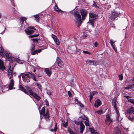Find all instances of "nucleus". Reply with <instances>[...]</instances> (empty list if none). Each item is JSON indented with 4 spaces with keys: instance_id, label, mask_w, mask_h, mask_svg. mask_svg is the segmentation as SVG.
<instances>
[{
    "instance_id": "34",
    "label": "nucleus",
    "mask_w": 134,
    "mask_h": 134,
    "mask_svg": "<svg viewBox=\"0 0 134 134\" xmlns=\"http://www.w3.org/2000/svg\"><path fill=\"white\" fill-rule=\"evenodd\" d=\"M35 83L37 85V86L38 88L41 90H42V87L41 86V85L39 84L37 82H36Z\"/></svg>"
},
{
    "instance_id": "2",
    "label": "nucleus",
    "mask_w": 134,
    "mask_h": 134,
    "mask_svg": "<svg viewBox=\"0 0 134 134\" xmlns=\"http://www.w3.org/2000/svg\"><path fill=\"white\" fill-rule=\"evenodd\" d=\"M26 89L28 92H29L28 94L32 96L37 100H39L41 99V97L37 94L33 92L30 88L29 87H27Z\"/></svg>"
},
{
    "instance_id": "30",
    "label": "nucleus",
    "mask_w": 134,
    "mask_h": 134,
    "mask_svg": "<svg viewBox=\"0 0 134 134\" xmlns=\"http://www.w3.org/2000/svg\"><path fill=\"white\" fill-rule=\"evenodd\" d=\"M68 131L70 134H75L74 132L69 127L68 129Z\"/></svg>"
},
{
    "instance_id": "21",
    "label": "nucleus",
    "mask_w": 134,
    "mask_h": 134,
    "mask_svg": "<svg viewBox=\"0 0 134 134\" xmlns=\"http://www.w3.org/2000/svg\"><path fill=\"white\" fill-rule=\"evenodd\" d=\"M5 69V67L3 65V62L0 59V70H4Z\"/></svg>"
},
{
    "instance_id": "38",
    "label": "nucleus",
    "mask_w": 134,
    "mask_h": 134,
    "mask_svg": "<svg viewBox=\"0 0 134 134\" xmlns=\"http://www.w3.org/2000/svg\"><path fill=\"white\" fill-rule=\"evenodd\" d=\"M58 65L61 68H63L64 66V64L62 62H60Z\"/></svg>"
},
{
    "instance_id": "25",
    "label": "nucleus",
    "mask_w": 134,
    "mask_h": 134,
    "mask_svg": "<svg viewBox=\"0 0 134 134\" xmlns=\"http://www.w3.org/2000/svg\"><path fill=\"white\" fill-rule=\"evenodd\" d=\"M4 56H6L8 60H9L12 57V55L10 53H6V54L4 53Z\"/></svg>"
},
{
    "instance_id": "56",
    "label": "nucleus",
    "mask_w": 134,
    "mask_h": 134,
    "mask_svg": "<svg viewBox=\"0 0 134 134\" xmlns=\"http://www.w3.org/2000/svg\"><path fill=\"white\" fill-rule=\"evenodd\" d=\"M106 6H107V5H105L104 6V8L106 9V8L108 9V8H109V6L108 8H107H107Z\"/></svg>"
},
{
    "instance_id": "37",
    "label": "nucleus",
    "mask_w": 134,
    "mask_h": 134,
    "mask_svg": "<svg viewBox=\"0 0 134 134\" xmlns=\"http://www.w3.org/2000/svg\"><path fill=\"white\" fill-rule=\"evenodd\" d=\"M35 17V20L37 21H38V20L39 19L40 17L38 15H36L34 16Z\"/></svg>"
},
{
    "instance_id": "23",
    "label": "nucleus",
    "mask_w": 134,
    "mask_h": 134,
    "mask_svg": "<svg viewBox=\"0 0 134 134\" xmlns=\"http://www.w3.org/2000/svg\"><path fill=\"white\" fill-rule=\"evenodd\" d=\"M19 88L20 89V90L24 92L25 93L28 94L29 93V92L27 90H26L21 85H20L19 86Z\"/></svg>"
},
{
    "instance_id": "47",
    "label": "nucleus",
    "mask_w": 134,
    "mask_h": 134,
    "mask_svg": "<svg viewBox=\"0 0 134 134\" xmlns=\"http://www.w3.org/2000/svg\"><path fill=\"white\" fill-rule=\"evenodd\" d=\"M115 45H113L111 46L113 48L114 50L116 52H117V50L116 49V48L114 46Z\"/></svg>"
},
{
    "instance_id": "26",
    "label": "nucleus",
    "mask_w": 134,
    "mask_h": 134,
    "mask_svg": "<svg viewBox=\"0 0 134 134\" xmlns=\"http://www.w3.org/2000/svg\"><path fill=\"white\" fill-rule=\"evenodd\" d=\"M30 76H31L32 79L35 81H37V80L36 78L35 75L34 74H33L32 73H30Z\"/></svg>"
},
{
    "instance_id": "55",
    "label": "nucleus",
    "mask_w": 134,
    "mask_h": 134,
    "mask_svg": "<svg viewBox=\"0 0 134 134\" xmlns=\"http://www.w3.org/2000/svg\"><path fill=\"white\" fill-rule=\"evenodd\" d=\"M12 3V4L14 6H15L14 5V1L13 0H12L11 1Z\"/></svg>"
},
{
    "instance_id": "50",
    "label": "nucleus",
    "mask_w": 134,
    "mask_h": 134,
    "mask_svg": "<svg viewBox=\"0 0 134 134\" xmlns=\"http://www.w3.org/2000/svg\"><path fill=\"white\" fill-rule=\"evenodd\" d=\"M68 96L70 97H71L72 96V94L70 92V91H68Z\"/></svg>"
},
{
    "instance_id": "29",
    "label": "nucleus",
    "mask_w": 134,
    "mask_h": 134,
    "mask_svg": "<svg viewBox=\"0 0 134 134\" xmlns=\"http://www.w3.org/2000/svg\"><path fill=\"white\" fill-rule=\"evenodd\" d=\"M41 49L36 50V51H34L32 53V55H34L38 53H40L41 52Z\"/></svg>"
},
{
    "instance_id": "36",
    "label": "nucleus",
    "mask_w": 134,
    "mask_h": 134,
    "mask_svg": "<svg viewBox=\"0 0 134 134\" xmlns=\"http://www.w3.org/2000/svg\"><path fill=\"white\" fill-rule=\"evenodd\" d=\"M94 20H91L89 19V22L92 25L93 27H94Z\"/></svg>"
},
{
    "instance_id": "43",
    "label": "nucleus",
    "mask_w": 134,
    "mask_h": 134,
    "mask_svg": "<svg viewBox=\"0 0 134 134\" xmlns=\"http://www.w3.org/2000/svg\"><path fill=\"white\" fill-rule=\"evenodd\" d=\"M63 126L64 127H66L68 125V122H65L62 124Z\"/></svg>"
},
{
    "instance_id": "24",
    "label": "nucleus",
    "mask_w": 134,
    "mask_h": 134,
    "mask_svg": "<svg viewBox=\"0 0 134 134\" xmlns=\"http://www.w3.org/2000/svg\"><path fill=\"white\" fill-rule=\"evenodd\" d=\"M84 120H85V123L86 126H89V121H88V119L87 117H84Z\"/></svg>"
},
{
    "instance_id": "54",
    "label": "nucleus",
    "mask_w": 134,
    "mask_h": 134,
    "mask_svg": "<svg viewBox=\"0 0 134 134\" xmlns=\"http://www.w3.org/2000/svg\"><path fill=\"white\" fill-rule=\"evenodd\" d=\"M130 102L132 103L134 105V100L132 99H130Z\"/></svg>"
},
{
    "instance_id": "17",
    "label": "nucleus",
    "mask_w": 134,
    "mask_h": 134,
    "mask_svg": "<svg viewBox=\"0 0 134 134\" xmlns=\"http://www.w3.org/2000/svg\"><path fill=\"white\" fill-rule=\"evenodd\" d=\"M14 81L13 79H12L10 80L9 84V89L10 90L13 89L14 85Z\"/></svg>"
},
{
    "instance_id": "31",
    "label": "nucleus",
    "mask_w": 134,
    "mask_h": 134,
    "mask_svg": "<svg viewBox=\"0 0 134 134\" xmlns=\"http://www.w3.org/2000/svg\"><path fill=\"white\" fill-rule=\"evenodd\" d=\"M116 41H114L112 39L110 40V43L111 46L115 45L114 43Z\"/></svg>"
},
{
    "instance_id": "61",
    "label": "nucleus",
    "mask_w": 134,
    "mask_h": 134,
    "mask_svg": "<svg viewBox=\"0 0 134 134\" xmlns=\"http://www.w3.org/2000/svg\"><path fill=\"white\" fill-rule=\"evenodd\" d=\"M126 97L127 98L128 97V96H127Z\"/></svg>"
},
{
    "instance_id": "63",
    "label": "nucleus",
    "mask_w": 134,
    "mask_h": 134,
    "mask_svg": "<svg viewBox=\"0 0 134 134\" xmlns=\"http://www.w3.org/2000/svg\"><path fill=\"white\" fill-rule=\"evenodd\" d=\"M4 31H3V32H4Z\"/></svg>"
},
{
    "instance_id": "7",
    "label": "nucleus",
    "mask_w": 134,
    "mask_h": 134,
    "mask_svg": "<svg viewBox=\"0 0 134 134\" xmlns=\"http://www.w3.org/2000/svg\"><path fill=\"white\" fill-rule=\"evenodd\" d=\"M120 14V13L117 12L115 11L111 13V14L109 17V18L111 20H114L116 18L118 17Z\"/></svg>"
},
{
    "instance_id": "16",
    "label": "nucleus",
    "mask_w": 134,
    "mask_h": 134,
    "mask_svg": "<svg viewBox=\"0 0 134 134\" xmlns=\"http://www.w3.org/2000/svg\"><path fill=\"white\" fill-rule=\"evenodd\" d=\"M86 63L90 65H96V63L95 61L91 60H87L86 61Z\"/></svg>"
},
{
    "instance_id": "19",
    "label": "nucleus",
    "mask_w": 134,
    "mask_h": 134,
    "mask_svg": "<svg viewBox=\"0 0 134 134\" xmlns=\"http://www.w3.org/2000/svg\"><path fill=\"white\" fill-rule=\"evenodd\" d=\"M114 132L115 134H121V131L118 127H116L115 128Z\"/></svg>"
},
{
    "instance_id": "64",
    "label": "nucleus",
    "mask_w": 134,
    "mask_h": 134,
    "mask_svg": "<svg viewBox=\"0 0 134 134\" xmlns=\"http://www.w3.org/2000/svg\"><path fill=\"white\" fill-rule=\"evenodd\" d=\"M133 91H134V90H133Z\"/></svg>"
},
{
    "instance_id": "53",
    "label": "nucleus",
    "mask_w": 134,
    "mask_h": 134,
    "mask_svg": "<svg viewBox=\"0 0 134 134\" xmlns=\"http://www.w3.org/2000/svg\"><path fill=\"white\" fill-rule=\"evenodd\" d=\"M81 50L80 49H79L78 51H77L76 52L78 54H80V53Z\"/></svg>"
},
{
    "instance_id": "27",
    "label": "nucleus",
    "mask_w": 134,
    "mask_h": 134,
    "mask_svg": "<svg viewBox=\"0 0 134 134\" xmlns=\"http://www.w3.org/2000/svg\"><path fill=\"white\" fill-rule=\"evenodd\" d=\"M0 53H1V55L2 57L4 56V53L3 52V48L2 47H0Z\"/></svg>"
},
{
    "instance_id": "15",
    "label": "nucleus",
    "mask_w": 134,
    "mask_h": 134,
    "mask_svg": "<svg viewBox=\"0 0 134 134\" xmlns=\"http://www.w3.org/2000/svg\"><path fill=\"white\" fill-rule=\"evenodd\" d=\"M112 104L114 106V108L115 110L116 111L117 113L118 116L119 115L118 113V110L117 109L116 106V100H113L112 101Z\"/></svg>"
},
{
    "instance_id": "41",
    "label": "nucleus",
    "mask_w": 134,
    "mask_h": 134,
    "mask_svg": "<svg viewBox=\"0 0 134 134\" xmlns=\"http://www.w3.org/2000/svg\"><path fill=\"white\" fill-rule=\"evenodd\" d=\"M77 104L81 108H83L84 107L83 105L80 102H79L77 103Z\"/></svg>"
},
{
    "instance_id": "58",
    "label": "nucleus",
    "mask_w": 134,
    "mask_h": 134,
    "mask_svg": "<svg viewBox=\"0 0 134 134\" xmlns=\"http://www.w3.org/2000/svg\"><path fill=\"white\" fill-rule=\"evenodd\" d=\"M95 134H99V133L97 132H96L95 133Z\"/></svg>"
},
{
    "instance_id": "5",
    "label": "nucleus",
    "mask_w": 134,
    "mask_h": 134,
    "mask_svg": "<svg viewBox=\"0 0 134 134\" xmlns=\"http://www.w3.org/2000/svg\"><path fill=\"white\" fill-rule=\"evenodd\" d=\"M36 29L32 26H30L26 28L25 30V32L28 35L32 34L36 30Z\"/></svg>"
},
{
    "instance_id": "51",
    "label": "nucleus",
    "mask_w": 134,
    "mask_h": 134,
    "mask_svg": "<svg viewBox=\"0 0 134 134\" xmlns=\"http://www.w3.org/2000/svg\"><path fill=\"white\" fill-rule=\"evenodd\" d=\"M45 102L46 105L48 107L49 106V103L48 101L47 100H45Z\"/></svg>"
},
{
    "instance_id": "20",
    "label": "nucleus",
    "mask_w": 134,
    "mask_h": 134,
    "mask_svg": "<svg viewBox=\"0 0 134 134\" xmlns=\"http://www.w3.org/2000/svg\"><path fill=\"white\" fill-rule=\"evenodd\" d=\"M134 114V109L132 107L129 109L127 110V112L126 114Z\"/></svg>"
},
{
    "instance_id": "6",
    "label": "nucleus",
    "mask_w": 134,
    "mask_h": 134,
    "mask_svg": "<svg viewBox=\"0 0 134 134\" xmlns=\"http://www.w3.org/2000/svg\"><path fill=\"white\" fill-rule=\"evenodd\" d=\"M8 77L9 79H12L14 76H15L16 73L13 72V69H11V66H10L8 71Z\"/></svg>"
},
{
    "instance_id": "45",
    "label": "nucleus",
    "mask_w": 134,
    "mask_h": 134,
    "mask_svg": "<svg viewBox=\"0 0 134 134\" xmlns=\"http://www.w3.org/2000/svg\"><path fill=\"white\" fill-rule=\"evenodd\" d=\"M83 53H84L85 54H91V53L88 51H83Z\"/></svg>"
},
{
    "instance_id": "46",
    "label": "nucleus",
    "mask_w": 134,
    "mask_h": 134,
    "mask_svg": "<svg viewBox=\"0 0 134 134\" xmlns=\"http://www.w3.org/2000/svg\"><path fill=\"white\" fill-rule=\"evenodd\" d=\"M119 80H122L123 78V76L122 75H120L119 76Z\"/></svg>"
},
{
    "instance_id": "33",
    "label": "nucleus",
    "mask_w": 134,
    "mask_h": 134,
    "mask_svg": "<svg viewBox=\"0 0 134 134\" xmlns=\"http://www.w3.org/2000/svg\"><path fill=\"white\" fill-rule=\"evenodd\" d=\"M62 62V60L59 58V57H57L56 62L57 64L59 63L60 62Z\"/></svg>"
},
{
    "instance_id": "14",
    "label": "nucleus",
    "mask_w": 134,
    "mask_h": 134,
    "mask_svg": "<svg viewBox=\"0 0 134 134\" xmlns=\"http://www.w3.org/2000/svg\"><path fill=\"white\" fill-rule=\"evenodd\" d=\"M45 72L48 76L50 77L52 74L51 69V68H46L45 69Z\"/></svg>"
},
{
    "instance_id": "10",
    "label": "nucleus",
    "mask_w": 134,
    "mask_h": 134,
    "mask_svg": "<svg viewBox=\"0 0 134 134\" xmlns=\"http://www.w3.org/2000/svg\"><path fill=\"white\" fill-rule=\"evenodd\" d=\"M89 15L90 20H94L98 18L97 15L93 13H90Z\"/></svg>"
},
{
    "instance_id": "28",
    "label": "nucleus",
    "mask_w": 134,
    "mask_h": 134,
    "mask_svg": "<svg viewBox=\"0 0 134 134\" xmlns=\"http://www.w3.org/2000/svg\"><path fill=\"white\" fill-rule=\"evenodd\" d=\"M54 8L55 10L58 12H60L62 13V11L60 9H59L58 8V7L57 6V5L56 4H55Z\"/></svg>"
},
{
    "instance_id": "1",
    "label": "nucleus",
    "mask_w": 134,
    "mask_h": 134,
    "mask_svg": "<svg viewBox=\"0 0 134 134\" xmlns=\"http://www.w3.org/2000/svg\"><path fill=\"white\" fill-rule=\"evenodd\" d=\"M75 16L76 24L77 26H79L82 23L81 17L80 13L77 11L75 12Z\"/></svg>"
},
{
    "instance_id": "57",
    "label": "nucleus",
    "mask_w": 134,
    "mask_h": 134,
    "mask_svg": "<svg viewBox=\"0 0 134 134\" xmlns=\"http://www.w3.org/2000/svg\"><path fill=\"white\" fill-rule=\"evenodd\" d=\"M2 16V14L1 12H0V18H1Z\"/></svg>"
},
{
    "instance_id": "49",
    "label": "nucleus",
    "mask_w": 134,
    "mask_h": 134,
    "mask_svg": "<svg viewBox=\"0 0 134 134\" xmlns=\"http://www.w3.org/2000/svg\"><path fill=\"white\" fill-rule=\"evenodd\" d=\"M94 47H97L98 46V43L97 42H95L94 43Z\"/></svg>"
},
{
    "instance_id": "3",
    "label": "nucleus",
    "mask_w": 134,
    "mask_h": 134,
    "mask_svg": "<svg viewBox=\"0 0 134 134\" xmlns=\"http://www.w3.org/2000/svg\"><path fill=\"white\" fill-rule=\"evenodd\" d=\"M40 113L42 115H43L45 119L47 120H48L49 119V111L48 110H47L46 111V113L45 112V108L43 107L42 109V110L40 112Z\"/></svg>"
},
{
    "instance_id": "11",
    "label": "nucleus",
    "mask_w": 134,
    "mask_h": 134,
    "mask_svg": "<svg viewBox=\"0 0 134 134\" xmlns=\"http://www.w3.org/2000/svg\"><path fill=\"white\" fill-rule=\"evenodd\" d=\"M52 37L54 40V41L56 44L58 46L60 44V43L57 37L55 35L53 34L52 35Z\"/></svg>"
},
{
    "instance_id": "35",
    "label": "nucleus",
    "mask_w": 134,
    "mask_h": 134,
    "mask_svg": "<svg viewBox=\"0 0 134 134\" xmlns=\"http://www.w3.org/2000/svg\"><path fill=\"white\" fill-rule=\"evenodd\" d=\"M57 123H56L55 124V128H54V129H52L51 130V131H52V132H55L56 131H57Z\"/></svg>"
},
{
    "instance_id": "22",
    "label": "nucleus",
    "mask_w": 134,
    "mask_h": 134,
    "mask_svg": "<svg viewBox=\"0 0 134 134\" xmlns=\"http://www.w3.org/2000/svg\"><path fill=\"white\" fill-rule=\"evenodd\" d=\"M98 92L97 91L92 92L90 94V100L91 102L93 96L96 94H97Z\"/></svg>"
},
{
    "instance_id": "52",
    "label": "nucleus",
    "mask_w": 134,
    "mask_h": 134,
    "mask_svg": "<svg viewBox=\"0 0 134 134\" xmlns=\"http://www.w3.org/2000/svg\"><path fill=\"white\" fill-rule=\"evenodd\" d=\"M32 40L34 42H37L38 41V39H33Z\"/></svg>"
},
{
    "instance_id": "48",
    "label": "nucleus",
    "mask_w": 134,
    "mask_h": 134,
    "mask_svg": "<svg viewBox=\"0 0 134 134\" xmlns=\"http://www.w3.org/2000/svg\"><path fill=\"white\" fill-rule=\"evenodd\" d=\"M35 48V46L33 45H32L31 47V50L32 51H33L34 50Z\"/></svg>"
},
{
    "instance_id": "60",
    "label": "nucleus",
    "mask_w": 134,
    "mask_h": 134,
    "mask_svg": "<svg viewBox=\"0 0 134 134\" xmlns=\"http://www.w3.org/2000/svg\"><path fill=\"white\" fill-rule=\"evenodd\" d=\"M132 81L133 82H134V78H133V79H132Z\"/></svg>"
},
{
    "instance_id": "59",
    "label": "nucleus",
    "mask_w": 134,
    "mask_h": 134,
    "mask_svg": "<svg viewBox=\"0 0 134 134\" xmlns=\"http://www.w3.org/2000/svg\"><path fill=\"white\" fill-rule=\"evenodd\" d=\"M36 71V70H35V69H34V70H33V71H34V72H35Z\"/></svg>"
},
{
    "instance_id": "13",
    "label": "nucleus",
    "mask_w": 134,
    "mask_h": 134,
    "mask_svg": "<svg viewBox=\"0 0 134 134\" xmlns=\"http://www.w3.org/2000/svg\"><path fill=\"white\" fill-rule=\"evenodd\" d=\"M81 14L82 16V19L84 20L85 19V16L86 15V11L84 9H82L80 10Z\"/></svg>"
},
{
    "instance_id": "40",
    "label": "nucleus",
    "mask_w": 134,
    "mask_h": 134,
    "mask_svg": "<svg viewBox=\"0 0 134 134\" xmlns=\"http://www.w3.org/2000/svg\"><path fill=\"white\" fill-rule=\"evenodd\" d=\"M90 131L91 133L92 134L95 133L96 131L93 129L92 128H90Z\"/></svg>"
},
{
    "instance_id": "18",
    "label": "nucleus",
    "mask_w": 134,
    "mask_h": 134,
    "mask_svg": "<svg viewBox=\"0 0 134 134\" xmlns=\"http://www.w3.org/2000/svg\"><path fill=\"white\" fill-rule=\"evenodd\" d=\"M101 104L100 101L99 99L97 100L95 102L94 105L96 108H98Z\"/></svg>"
},
{
    "instance_id": "39",
    "label": "nucleus",
    "mask_w": 134,
    "mask_h": 134,
    "mask_svg": "<svg viewBox=\"0 0 134 134\" xmlns=\"http://www.w3.org/2000/svg\"><path fill=\"white\" fill-rule=\"evenodd\" d=\"M133 88L132 86V85L128 86L125 87L124 88L125 89H130L132 88Z\"/></svg>"
},
{
    "instance_id": "4",
    "label": "nucleus",
    "mask_w": 134,
    "mask_h": 134,
    "mask_svg": "<svg viewBox=\"0 0 134 134\" xmlns=\"http://www.w3.org/2000/svg\"><path fill=\"white\" fill-rule=\"evenodd\" d=\"M75 124L77 125H80V133L82 134L84 130L85 126L81 121H79L78 120H75Z\"/></svg>"
},
{
    "instance_id": "8",
    "label": "nucleus",
    "mask_w": 134,
    "mask_h": 134,
    "mask_svg": "<svg viewBox=\"0 0 134 134\" xmlns=\"http://www.w3.org/2000/svg\"><path fill=\"white\" fill-rule=\"evenodd\" d=\"M113 122V120L111 118L110 115L107 114L106 116L105 120V123L108 125H109Z\"/></svg>"
},
{
    "instance_id": "32",
    "label": "nucleus",
    "mask_w": 134,
    "mask_h": 134,
    "mask_svg": "<svg viewBox=\"0 0 134 134\" xmlns=\"http://www.w3.org/2000/svg\"><path fill=\"white\" fill-rule=\"evenodd\" d=\"M21 19V21H20V22H22V23H23L25 21V22L26 23V18L25 17H21L20 18Z\"/></svg>"
},
{
    "instance_id": "42",
    "label": "nucleus",
    "mask_w": 134,
    "mask_h": 134,
    "mask_svg": "<svg viewBox=\"0 0 134 134\" xmlns=\"http://www.w3.org/2000/svg\"><path fill=\"white\" fill-rule=\"evenodd\" d=\"M39 35V34H36L33 35H30L29 36L30 38H33L34 37H36Z\"/></svg>"
},
{
    "instance_id": "9",
    "label": "nucleus",
    "mask_w": 134,
    "mask_h": 134,
    "mask_svg": "<svg viewBox=\"0 0 134 134\" xmlns=\"http://www.w3.org/2000/svg\"><path fill=\"white\" fill-rule=\"evenodd\" d=\"M23 80L24 82H28L30 81V76L28 74H25L22 76Z\"/></svg>"
},
{
    "instance_id": "44",
    "label": "nucleus",
    "mask_w": 134,
    "mask_h": 134,
    "mask_svg": "<svg viewBox=\"0 0 134 134\" xmlns=\"http://www.w3.org/2000/svg\"><path fill=\"white\" fill-rule=\"evenodd\" d=\"M97 112L99 114H102L103 113V111L102 110H100L99 111H97Z\"/></svg>"
},
{
    "instance_id": "62",
    "label": "nucleus",
    "mask_w": 134,
    "mask_h": 134,
    "mask_svg": "<svg viewBox=\"0 0 134 134\" xmlns=\"http://www.w3.org/2000/svg\"><path fill=\"white\" fill-rule=\"evenodd\" d=\"M127 129H126V131H127Z\"/></svg>"
},
{
    "instance_id": "12",
    "label": "nucleus",
    "mask_w": 134,
    "mask_h": 134,
    "mask_svg": "<svg viewBox=\"0 0 134 134\" xmlns=\"http://www.w3.org/2000/svg\"><path fill=\"white\" fill-rule=\"evenodd\" d=\"M126 114V116L128 118V119L132 121L134 120V115L133 114Z\"/></svg>"
}]
</instances>
